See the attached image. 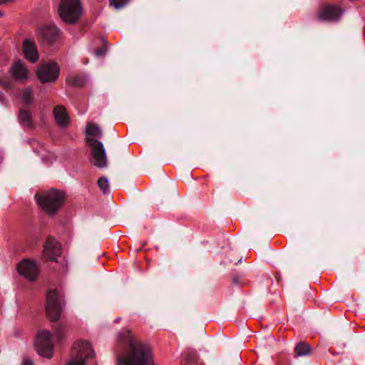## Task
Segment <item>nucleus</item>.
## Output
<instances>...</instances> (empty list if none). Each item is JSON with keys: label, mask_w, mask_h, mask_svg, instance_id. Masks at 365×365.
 I'll use <instances>...</instances> for the list:
<instances>
[{"label": "nucleus", "mask_w": 365, "mask_h": 365, "mask_svg": "<svg viewBox=\"0 0 365 365\" xmlns=\"http://www.w3.org/2000/svg\"><path fill=\"white\" fill-rule=\"evenodd\" d=\"M128 338L125 354L117 359V365H155L151 346L135 339L129 329L122 333Z\"/></svg>", "instance_id": "nucleus-1"}, {"label": "nucleus", "mask_w": 365, "mask_h": 365, "mask_svg": "<svg viewBox=\"0 0 365 365\" xmlns=\"http://www.w3.org/2000/svg\"><path fill=\"white\" fill-rule=\"evenodd\" d=\"M35 199L38 205L48 215H56L66 202V195L62 190L51 188L49 190L36 193Z\"/></svg>", "instance_id": "nucleus-2"}, {"label": "nucleus", "mask_w": 365, "mask_h": 365, "mask_svg": "<svg viewBox=\"0 0 365 365\" xmlns=\"http://www.w3.org/2000/svg\"><path fill=\"white\" fill-rule=\"evenodd\" d=\"M60 19L67 25H76L83 14L81 0H61L58 8Z\"/></svg>", "instance_id": "nucleus-3"}, {"label": "nucleus", "mask_w": 365, "mask_h": 365, "mask_svg": "<svg viewBox=\"0 0 365 365\" xmlns=\"http://www.w3.org/2000/svg\"><path fill=\"white\" fill-rule=\"evenodd\" d=\"M71 357L67 365H86L87 361L96 357V353L89 341L79 340L72 345Z\"/></svg>", "instance_id": "nucleus-4"}, {"label": "nucleus", "mask_w": 365, "mask_h": 365, "mask_svg": "<svg viewBox=\"0 0 365 365\" xmlns=\"http://www.w3.org/2000/svg\"><path fill=\"white\" fill-rule=\"evenodd\" d=\"M64 304L56 289L48 290L46 294V314L51 322H56L61 317Z\"/></svg>", "instance_id": "nucleus-5"}, {"label": "nucleus", "mask_w": 365, "mask_h": 365, "mask_svg": "<svg viewBox=\"0 0 365 365\" xmlns=\"http://www.w3.org/2000/svg\"><path fill=\"white\" fill-rule=\"evenodd\" d=\"M91 152V163L98 168H106L108 165L106 150L103 143L94 138L86 139Z\"/></svg>", "instance_id": "nucleus-6"}, {"label": "nucleus", "mask_w": 365, "mask_h": 365, "mask_svg": "<svg viewBox=\"0 0 365 365\" xmlns=\"http://www.w3.org/2000/svg\"><path fill=\"white\" fill-rule=\"evenodd\" d=\"M37 353L47 359L53 356V335L48 330H41L37 333L35 341Z\"/></svg>", "instance_id": "nucleus-7"}, {"label": "nucleus", "mask_w": 365, "mask_h": 365, "mask_svg": "<svg viewBox=\"0 0 365 365\" xmlns=\"http://www.w3.org/2000/svg\"><path fill=\"white\" fill-rule=\"evenodd\" d=\"M36 73L42 83H54L58 78L60 68L56 62L52 61L40 65Z\"/></svg>", "instance_id": "nucleus-8"}, {"label": "nucleus", "mask_w": 365, "mask_h": 365, "mask_svg": "<svg viewBox=\"0 0 365 365\" xmlns=\"http://www.w3.org/2000/svg\"><path fill=\"white\" fill-rule=\"evenodd\" d=\"M17 271L21 276L31 282L37 279L38 275V267L35 261L24 259L17 265Z\"/></svg>", "instance_id": "nucleus-9"}, {"label": "nucleus", "mask_w": 365, "mask_h": 365, "mask_svg": "<svg viewBox=\"0 0 365 365\" xmlns=\"http://www.w3.org/2000/svg\"><path fill=\"white\" fill-rule=\"evenodd\" d=\"M60 243L52 236H48L43 245V255L47 261H56L61 255Z\"/></svg>", "instance_id": "nucleus-10"}, {"label": "nucleus", "mask_w": 365, "mask_h": 365, "mask_svg": "<svg viewBox=\"0 0 365 365\" xmlns=\"http://www.w3.org/2000/svg\"><path fill=\"white\" fill-rule=\"evenodd\" d=\"M343 14V9L334 4H327L322 7L318 13V19L320 21H335L340 19Z\"/></svg>", "instance_id": "nucleus-11"}, {"label": "nucleus", "mask_w": 365, "mask_h": 365, "mask_svg": "<svg viewBox=\"0 0 365 365\" xmlns=\"http://www.w3.org/2000/svg\"><path fill=\"white\" fill-rule=\"evenodd\" d=\"M61 34V30L55 25L46 26L39 30V35L42 41L48 45L56 42Z\"/></svg>", "instance_id": "nucleus-12"}, {"label": "nucleus", "mask_w": 365, "mask_h": 365, "mask_svg": "<svg viewBox=\"0 0 365 365\" xmlns=\"http://www.w3.org/2000/svg\"><path fill=\"white\" fill-rule=\"evenodd\" d=\"M22 51L26 59L31 63H36L39 59L38 52L36 43L29 39L26 38L22 43Z\"/></svg>", "instance_id": "nucleus-13"}, {"label": "nucleus", "mask_w": 365, "mask_h": 365, "mask_svg": "<svg viewBox=\"0 0 365 365\" xmlns=\"http://www.w3.org/2000/svg\"><path fill=\"white\" fill-rule=\"evenodd\" d=\"M53 118L56 124L60 128H66L70 123V118L65 106L62 105L56 106L53 110Z\"/></svg>", "instance_id": "nucleus-14"}, {"label": "nucleus", "mask_w": 365, "mask_h": 365, "mask_svg": "<svg viewBox=\"0 0 365 365\" xmlns=\"http://www.w3.org/2000/svg\"><path fill=\"white\" fill-rule=\"evenodd\" d=\"M11 74L15 79H26L27 78L28 71L24 63L21 61H19L11 66Z\"/></svg>", "instance_id": "nucleus-15"}, {"label": "nucleus", "mask_w": 365, "mask_h": 365, "mask_svg": "<svg viewBox=\"0 0 365 365\" xmlns=\"http://www.w3.org/2000/svg\"><path fill=\"white\" fill-rule=\"evenodd\" d=\"M19 123L25 128H34L35 125L32 118V114L28 109L20 108L19 112Z\"/></svg>", "instance_id": "nucleus-16"}, {"label": "nucleus", "mask_w": 365, "mask_h": 365, "mask_svg": "<svg viewBox=\"0 0 365 365\" xmlns=\"http://www.w3.org/2000/svg\"><path fill=\"white\" fill-rule=\"evenodd\" d=\"M66 83L73 87H82L86 83V78L83 74H71L67 76Z\"/></svg>", "instance_id": "nucleus-17"}, {"label": "nucleus", "mask_w": 365, "mask_h": 365, "mask_svg": "<svg viewBox=\"0 0 365 365\" xmlns=\"http://www.w3.org/2000/svg\"><path fill=\"white\" fill-rule=\"evenodd\" d=\"M311 346L304 341L298 342L294 347V356H303L311 354Z\"/></svg>", "instance_id": "nucleus-18"}, {"label": "nucleus", "mask_w": 365, "mask_h": 365, "mask_svg": "<svg viewBox=\"0 0 365 365\" xmlns=\"http://www.w3.org/2000/svg\"><path fill=\"white\" fill-rule=\"evenodd\" d=\"M183 360L187 364H195L197 362L199 356L196 351L193 349L186 350L182 355Z\"/></svg>", "instance_id": "nucleus-19"}, {"label": "nucleus", "mask_w": 365, "mask_h": 365, "mask_svg": "<svg viewBox=\"0 0 365 365\" xmlns=\"http://www.w3.org/2000/svg\"><path fill=\"white\" fill-rule=\"evenodd\" d=\"M86 135L101 138L103 133L102 130L97 125L88 123L86 125Z\"/></svg>", "instance_id": "nucleus-20"}, {"label": "nucleus", "mask_w": 365, "mask_h": 365, "mask_svg": "<svg viewBox=\"0 0 365 365\" xmlns=\"http://www.w3.org/2000/svg\"><path fill=\"white\" fill-rule=\"evenodd\" d=\"M68 331V327L66 324H60L55 329L56 337L58 342H61L65 340Z\"/></svg>", "instance_id": "nucleus-21"}, {"label": "nucleus", "mask_w": 365, "mask_h": 365, "mask_svg": "<svg viewBox=\"0 0 365 365\" xmlns=\"http://www.w3.org/2000/svg\"><path fill=\"white\" fill-rule=\"evenodd\" d=\"M21 99L26 106H29L33 102V91L29 87L26 88L22 91Z\"/></svg>", "instance_id": "nucleus-22"}, {"label": "nucleus", "mask_w": 365, "mask_h": 365, "mask_svg": "<svg viewBox=\"0 0 365 365\" xmlns=\"http://www.w3.org/2000/svg\"><path fill=\"white\" fill-rule=\"evenodd\" d=\"M98 185L103 193H106L109 190V184L108 178L105 176L100 178L98 180Z\"/></svg>", "instance_id": "nucleus-23"}, {"label": "nucleus", "mask_w": 365, "mask_h": 365, "mask_svg": "<svg viewBox=\"0 0 365 365\" xmlns=\"http://www.w3.org/2000/svg\"><path fill=\"white\" fill-rule=\"evenodd\" d=\"M130 0H110V4L115 9H120L128 4Z\"/></svg>", "instance_id": "nucleus-24"}, {"label": "nucleus", "mask_w": 365, "mask_h": 365, "mask_svg": "<svg viewBox=\"0 0 365 365\" xmlns=\"http://www.w3.org/2000/svg\"><path fill=\"white\" fill-rule=\"evenodd\" d=\"M106 53V48L105 47L98 48L95 50V55L96 56H101L105 55Z\"/></svg>", "instance_id": "nucleus-25"}, {"label": "nucleus", "mask_w": 365, "mask_h": 365, "mask_svg": "<svg viewBox=\"0 0 365 365\" xmlns=\"http://www.w3.org/2000/svg\"><path fill=\"white\" fill-rule=\"evenodd\" d=\"M21 365H34V362L30 359H24L21 363Z\"/></svg>", "instance_id": "nucleus-26"}, {"label": "nucleus", "mask_w": 365, "mask_h": 365, "mask_svg": "<svg viewBox=\"0 0 365 365\" xmlns=\"http://www.w3.org/2000/svg\"><path fill=\"white\" fill-rule=\"evenodd\" d=\"M15 0H0V6L14 2Z\"/></svg>", "instance_id": "nucleus-27"}, {"label": "nucleus", "mask_w": 365, "mask_h": 365, "mask_svg": "<svg viewBox=\"0 0 365 365\" xmlns=\"http://www.w3.org/2000/svg\"><path fill=\"white\" fill-rule=\"evenodd\" d=\"M233 284H236L239 282V279L237 277H234L232 279Z\"/></svg>", "instance_id": "nucleus-28"}, {"label": "nucleus", "mask_w": 365, "mask_h": 365, "mask_svg": "<svg viewBox=\"0 0 365 365\" xmlns=\"http://www.w3.org/2000/svg\"><path fill=\"white\" fill-rule=\"evenodd\" d=\"M4 14L0 10V17H3Z\"/></svg>", "instance_id": "nucleus-29"}, {"label": "nucleus", "mask_w": 365, "mask_h": 365, "mask_svg": "<svg viewBox=\"0 0 365 365\" xmlns=\"http://www.w3.org/2000/svg\"><path fill=\"white\" fill-rule=\"evenodd\" d=\"M1 161H2V159H1V158L0 157V164L1 163Z\"/></svg>", "instance_id": "nucleus-30"}]
</instances>
